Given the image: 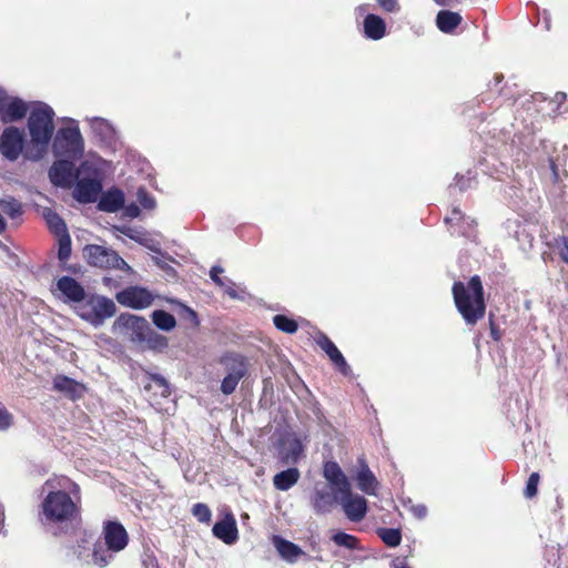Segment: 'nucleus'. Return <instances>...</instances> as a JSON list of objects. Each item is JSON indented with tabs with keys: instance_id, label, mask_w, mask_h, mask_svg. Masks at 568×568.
I'll use <instances>...</instances> for the list:
<instances>
[{
	"instance_id": "1",
	"label": "nucleus",
	"mask_w": 568,
	"mask_h": 568,
	"mask_svg": "<svg viewBox=\"0 0 568 568\" xmlns=\"http://www.w3.org/2000/svg\"><path fill=\"white\" fill-rule=\"evenodd\" d=\"M50 491L41 503V511L50 524L72 523L80 518V486L64 475L45 480Z\"/></svg>"
},
{
	"instance_id": "2",
	"label": "nucleus",
	"mask_w": 568,
	"mask_h": 568,
	"mask_svg": "<svg viewBox=\"0 0 568 568\" xmlns=\"http://www.w3.org/2000/svg\"><path fill=\"white\" fill-rule=\"evenodd\" d=\"M452 294L458 313L467 325H476L486 313L485 291L479 275H474L467 284L456 281Z\"/></svg>"
},
{
	"instance_id": "3",
	"label": "nucleus",
	"mask_w": 568,
	"mask_h": 568,
	"mask_svg": "<svg viewBox=\"0 0 568 568\" xmlns=\"http://www.w3.org/2000/svg\"><path fill=\"white\" fill-rule=\"evenodd\" d=\"M54 111L43 102L33 106L28 119L31 143L38 148V154L30 159L38 160L45 152L54 132ZM29 158L28 154H26Z\"/></svg>"
},
{
	"instance_id": "4",
	"label": "nucleus",
	"mask_w": 568,
	"mask_h": 568,
	"mask_svg": "<svg viewBox=\"0 0 568 568\" xmlns=\"http://www.w3.org/2000/svg\"><path fill=\"white\" fill-rule=\"evenodd\" d=\"M114 302L105 296L90 295L77 306V314L93 326H100L115 314Z\"/></svg>"
},
{
	"instance_id": "5",
	"label": "nucleus",
	"mask_w": 568,
	"mask_h": 568,
	"mask_svg": "<svg viewBox=\"0 0 568 568\" xmlns=\"http://www.w3.org/2000/svg\"><path fill=\"white\" fill-rule=\"evenodd\" d=\"M53 151L57 155L71 160H79L83 155L84 142L78 124L61 128L53 142Z\"/></svg>"
},
{
	"instance_id": "6",
	"label": "nucleus",
	"mask_w": 568,
	"mask_h": 568,
	"mask_svg": "<svg viewBox=\"0 0 568 568\" xmlns=\"http://www.w3.org/2000/svg\"><path fill=\"white\" fill-rule=\"evenodd\" d=\"M88 264L100 268H129L126 262L113 250L98 244H89L83 248Z\"/></svg>"
},
{
	"instance_id": "7",
	"label": "nucleus",
	"mask_w": 568,
	"mask_h": 568,
	"mask_svg": "<svg viewBox=\"0 0 568 568\" xmlns=\"http://www.w3.org/2000/svg\"><path fill=\"white\" fill-rule=\"evenodd\" d=\"M115 300L124 307L143 310L152 305L154 296L148 288L132 285L118 292Z\"/></svg>"
},
{
	"instance_id": "8",
	"label": "nucleus",
	"mask_w": 568,
	"mask_h": 568,
	"mask_svg": "<svg viewBox=\"0 0 568 568\" xmlns=\"http://www.w3.org/2000/svg\"><path fill=\"white\" fill-rule=\"evenodd\" d=\"M28 104L17 97H8L0 89V121L4 124L22 120L28 113Z\"/></svg>"
},
{
	"instance_id": "9",
	"label": "nucleus",
	"mask_w": 568,
	"mask_h": 568,
	"mask_svg": "<svg viewBox=\"0 0 568 568\" xmlns=\"http://www.w3.org/2000/svg\"><path fill=\"white\" fill-rule=\"evenodd\" d=\"M23 145L24 135L20 129L13 125L4 128L0 135V151L6 159L10 161L18 160Z\"/></svg>"
},
{
	"instance_id": "10",
	"label": "nucleus",
	"mask_w": 568,
	"mask_h": 568,
	"mask_svg": "<svg viewBox=\"0 0 568 568\" xmlns=\"http://www.w3.org/2000/svg\"><path fill=\"white\" fill-rule=\"evenodd\" d=\"M104 542L108 550L119 552L123 550L129 542V535L119 521H105L103 526Z\"/></svg>"
},
{
	"instance_id": "11",
	"label": "nucleus",
	"mask_w": 568,
	"mask_h": 568,
	"mask_svg": "<svg viewBox=\"0 0 568 568\" xmlns=\"http://www.w3.org/2000/svg\"><path fill=\"white\" fill-rule=\"evenodd\" d=\"M341 503L346 517L354 523H358L366 516L367 500L359 495H354L348 487V493H339Z\"/></svg>"
},
{
	"instance_id": "12",
	"label": "nucleus",
	"mask_w": 568,
	"mask_h": 568,
	"mask_svg": "<svg viewBox=\"0 0 568 568\" xmlns=\"http://www.w3.org/2000/svg\"><path fill=\"white\" fill-rule=\"evenodd\" d=\"M143 388L150 393L152 404H161V398H168L171 395L170 383L160 374L146 373Z\"/></svg>"
},
{
	"instance_id": "13",
	"label": "nucleus",
	"mask_w": 568,
	"mask_h": 568,
	"mask_svg": "<svg viewBox=\"0 0 568 568\" xmlns=\"http://www.w3.org/2000/svg\"><path fill=\"white\" fill-rule=\"evenodd\" d=\"M102 192V183L98 179H80L73 190V196L80 203H94Z\"/></svg>"
},
{
	"instance_id": "14",
	"label": "nucleus",
	"mask_w": 568,
	"mask_h": 568,
	"mask_svg": "<svg viewBox=\"0 0 568 568\" xmlns=\"http://www.w3.org/2000/svg\"><path fill=\"white\" fill-rule=\"evenodd\" d=\"M316 343L321 347V349L326 353L332 363L343 375H349L351 367L346 363V359L344 358L343 354L339 352V349L327 335L320 334L316 339Z\"/></svg>"
},
{
	"instance_id": "15",
	"label": "nucleus",
	"mask_w": 568,
	"mask_h": 568,
	"mask_svg": "<svg viewBox=\"0 0 568 568\" xmlns=\"http://www.w3.org/2000/svg\"><path fill=\"white\" fill-rule=\"evenodd\" d=\"M323 475L336 493H348L351 484L336 462H325L323 466Z\"/></svg>"
},
{
	"instance_id": "16",
	"label": "nucleus",
	"mask_w": 568,
	"mask_h": 568,
	"mask_svg": "<svg viewBox=\"0 0 568 568\" xmlns=\"http://www.w3.org/2000/svg\"><path fill=\"white\" fill-rule=\"evenodd\" d=\"M116 323L120 326L131 329L133 333V339L138 342H143L151 329L149 322L144 317L132 314H121L118 317Z\"/></svg>"
},
{
	"instance_id": "17",
	"label": "nucleus",
	"mask_w": 568,
	"mask_h": 568,
	"mask_svg": "<svg viewBox=\"0 0 568 568\" xmlns=\"http://www.w3.org/2000/svg\"><path fill=\"white\" fill-rule=\"evenodd\" d=\"M72 161L73 160L65 158L52 164L49 176L53 184L67 185L72 181L74 178V165Z\"/></svg>"
},
{
	"instance_id": "18",
	"label": "nucleus",
	"mask_w": 568,
	"mask_h": 568,
	"mask_svg": "<svg viewBox=\"0 0 568 568\" xmlns=\"http://www.w3.org/2000/svg\"><path fill=\"white\" fill-rule=\"evenodd\" d=\"M53 389L75 400L84 395L87 387L71 377L57 375L53 378Z\"/></svg>"
},
{
	"instance_id": "19",
	"label": "nucleus",
	"mask_w": 568,
	"mask_h": 568,
	"mask_svg": "<svg viewBox=\"0 0 568 568\" xmlns=\"http://www.w3.org/2000/svg\"><path fill=\"white\" fill-rule=\"evenodd\" d=\"M212 532L225 544H234L239 538V530L233 515L229 514L224 519L216 521L212 528Z\"/></svg>"
},
{
	"instance_id": "20",
	"label": "nucleus",
	"mask_w": 568,
	"mask_h": 568,
	"mask_svg": "<svg viewBox=\"0 0 568 568\" xmlns=\"http://www.w3.org/2000/svg\"><path fill=\"white\" fill-rule=\"evenodd\" d=\"M358 464H359V470L357 471V475H356V481H357L358 488L367 495L376 496L377 488H378V481H377L375 475L372 473V470L369 469V467L364 458H359Z\"/></svg>"
},
{
	"instance_id": "21",
	"label": "nucleus",
	"mask_w": 568,
	"mask_h": 568,
	"mask_svg": "<svg viewBox=\"0 0 568 568\" xmlns=\"http://www.w3.org/2000/svg\"><path fill=\"white\" fill-rule=\"evenodd\" d=\"M58 290L67 297L68 301L81 304L85 298L83 286L71 276H62L57 282Z\"/></svg>"
},
{
	"instance_id": "22",
	"label": "nucleus",
	"mask_w": 568,
	"mask_h": 568,
	"mask_svg": "<svg viewBox=\"0 0 568 568\" xmlns=\"http://www.w3.org/2000/svg\"><path fill=\"white\" fill-rule=\"evenodd\" d=\"M221 363L225 365L230 375L242 379L248 372L247 358L237 353H227L221 358Z\"/></svg>"
},
{
	"instance_id": "23",
	"label": "nucleus",
	"mask_w": 568,
	"mask_h": 568,
	"mask_svg": "<svg viewBox=\"0 0 568 568\" xmlns=\"http://www.w3.org/2000/svg\"><path fill=\"white\" fill-rule=\"evenodd\" d=\"M124 205V193L120 189L104 192L98 203V209L108 213H115Z\"/></svg>"
},
{
	"instance_id": "24",
	"label": "nucleus",
	"mask_w": 568,
	"mask_h": 568,
	"mask_svg": "<svg viewBox=\"0 0 568 568\" xmlns=\"http://www.w3.org/2000/svg\"><path fill=\"white\" fill-rule=\"evenodd\" d=\"M337 501V497L334 496L326 487L316 488L312 496V507L316 514L329 513Z\"/></svg>"
},
{
	"instance_id": "25",
	"label": "nucleus",
	"mask_w": 568,
	"mask_h": 568,
	"mask_svg": "<svg viewBox=\"0 0 568 568\" xmlns=\"http://www.w3.org/2000/svg\"><path fill=\"white\" fill-rule=\"evenodd\" d=\"M364 34L371 40H381L386 34V23L377 14L368 13L363 21Z\"/></svg>"
},
{
	"instance_id": "26",
	"label": "nucleus",
	"mask_w": 568,
	"mask_h": 568,
	"mask_svg": "<svg viewBox=\"0 0 568 568\" xmlns=\"http://www.w3.org/2000/svg\"><path fill=\"white\" fill-rule=\"evenodd\" d=\"M463 18L458 12L440 10L436 16V26L444 33H452L462 23Z\"/></svg>"
},
{
	"instance_id": "27",
	"label": "nucleus",
	"mask_w": 568,
	"mask_h": 568,
	"mask_svg": "<svg viewBox=\"0 0 568 568\" xmlns=\"http://www.w3.org/2000/svg\"><path fill=\"white\" fill-rule=\"evenodd\" d=\"M273 542L281 557L287 561H294L297 557L304 555V551L297 545L280 536H274Z\"/></svg>"
},
{
	"instance_id": "28",
	"label": "nucleus",
	"mask_w": 568,
	"mask_h": 568,
	"mask_svg": "<svg viewBox=\"0 0 568 568\" xmlns=\"http://www.w3.org/2000/svg\"><path fill=\"white\" fill-rule=\"evenodd\" d=\"M300 470L295 467L277 473L273 477V484L276 489L285 491L292 488L300 479Z\"/></svg>"
},
{
	"instance_id": "29",
	"label": "nucleus",
	"mask_w": 568,
	"mask_h": 568,
	"mask_svg": "<svg viewBox=\"0 0 568 568\" xmlns=\"http://www.w3.org/2000/svg\"><path fill=\"white\" fill-rule=\"evenodd\" d=\"M44 220L51 233L55 236L68 233L67 224L63 219L53 210L45 209L43 212Z\"/></svg>"
},
{
	"instance_id": "30",
	"label": "nucleus",
	"mask_w": 568,
	"mask_h": 568,
	"mask_svg": "<svg viewBox=\"0 0 568 568\" xmlns=\"http://www.w3.org/2000/svg\"><path fill=\"white\" fill-rule=\"evenodd\" d=\"M154 325L162 331H171L176 326L175 317L163 310H156L151 315Z\"/></svg>"
},
{
	"instance_id": "31",
	"label": "nucleus",
	"mask_w": 568,
	"mask_h": 568,
	"mask_svg": "<svg viewBox=\"0 0 568 568\" xmlns=\"http://www.w3.org/2000/svg\"><path fill=\"white\" fill-rule=\"evenodd\" d=\"M377 536L388 547H397L402 541V531L399 528H378Z\"/></svg>"
},
{
	"instance_id": "32",
	"label": "nucleus",
	"mask_w": 568,
	"mask_h": 568,
	"mask_svg": "<svg viewBox=\"0 0 568 568\" xmlns=\"http://www.w3.org/2000/svg\"><path fill=\"white\" fill-rule=\"evenodd\" d=\"M515 237L525 250L532 247V235L530 234V224L528 221L517 223Z\"/></svg>"
},
{
	"instance_id": "33",
	"label": "nucleus",
	"mask_w": 568,
	"mask_h": 568,
	"mask_svg": "<svg viewBox=\"0 0 568 568\" xmlns=\"http://www.w3.org/2000/svg\"><path fill=\"white\" fill-rule=\"evenodd\" d=\"M274 326L284 333L294 334L298 329V324L294 318H291L283 314H277L273 317Z\"/></svg>"
},
{
	"instance_id": "34",
	"label": "nucleus",
	"mask_w": 568,
	"mask_h": 568,
	"mask_svg": "<svg viewBox=\"0 0 568 568\" xmlns=\"http://www.w3.org/2000/svg\"><path fill=\"white\" fill-rule=\"evenodd\" d=\"M332 540L339 547H345L347 549H357L359 546V539L344 531H338L332 536Z\"/></svg>"
},
{
	"instance_id": "35",
	"label": "nucleus",
	"mask_w": 568,
	"mask_h": 568,
	"mask_svg": "<svg viewBox=\"0 0 568 568\" xmlns=\"http://www.w3.org/2000/svg\"><path fill=\"white\" fill-rule=\"evenodd\" d=\"M146 345L154 351H163L169 346V341L165 336L159 334L152 328L149 331L146 337L143 341Z\"/></svg>"
},
{
	"instance_id": "36",
	"label": "nucleus",
	"mask_w": 568,
	"mask_h": 568,
	"mask_svg": "<svg viewBox=\"0 0 568 568\" xmlns=\"http://www.w3.org/2000/svg\"><path fill=\"white\" fill-rule=\"evenodd\" d=\"M109 551L110 550H108V548L105 549L102 544H94L92 554L93 562L101 568L105 567L111 559V555L109 554Z\"/></svg>"
},
{
	"instance_id": "37",
	"label": "nucleus",
	"mask_w": 568,
	"mask_h": 568,
	"mask_svg": "<svg viewBox=\"0 0 568 568\" xmlns=\"http://www.w3.org/2000/svg\"><path fill=\"white\" fill-rule=\"evenodd\" d=\"M58 258L61 262H67L71 255V237L69 233L58 236Z\"/></svg>"
},
{
	"instance_id": "38",
	"label": "nucleus",
	"mask_w": 568,
	"mask_h": 568,
	"mask_svg": "<svg viewBox=\"0 0 568 568\" xmlns=\"http://www.w3.org/2000/svg\"><path fill=\"white\" fill-rule=\"evenodd\" d=\"M0 206H1L2 211L11 219H16V217L22 215V213H23L22 204L13 197H11L8 201H2Z\"/></svg>"
},
{
	"instance_id": "39",
	"label": "nucleus",
	"mask_w": 568,
	"mask_h": 568,
	"mask_svg": "<svg viewBox=\"0 0 568 568\" xmlns=\"http://www.w3.org/2000/svg\"><path fill=\"white\" fill-rule=\"evenodd\" d=\"M192 515L194 517H196V519L199 521L205 523V524L210 523L211 516H212L209 506L205 504H202V503H197V504L193 505Z\"/></svg>"
},
{
	"instance_id": "40",
	"label": "nucleus",
	"mask_w": 568,
	"mask_h": 568,
	"mask_svg": "<svg viewBox=\"0 0 568 568\" xmlns=\"http://www.w3.org/2000/svg\"><path fill=\"white\" fill-rule=\"evenodd\" d=\"M241 379L227 374L221 383V392L224 395H231L235 392L236 386Z\"/></svg>"
},
{
	"instance_id": "41",
	"label": "nucleus",
	"mask_w": 568,
	"mask_h": 568,
	"mask_svg": "<svg viewBox=\"0 0 568 568\" xmlns=\"http://www.w3.org/2000/svg\"><path fill=\"white\" fill-rule=\"evenodd\" d=\"M466 220L465 214L458 207H454L448 216L445 217V223L450 227L459 225Z\"/></svg>"
},
{
	"instance_id": "42",
	"label": "nucleus",
	"mask_w": 568,
	"mask_h": 568,
	"mask_svg": "<svg viewBox=\"0 0 568 568\" xmlns=\"http://www.w3.org/2000/svg\"><path fill=\"white\" fill-rule=\"evenodd\" d=\"M138 200L139 203L146 210H152L155 207V200L145 190H139Z\"/></svg>"
},
{
	"instance_id": "43",
	"label": "nucleus",
	"mask_w": 568,
	"mask_h": 568,
	"mask_svg": "<svg viewBox=\"0 0 568 568\" xmlns=\"http://www.w3.org/2000/svg\"><path fill=\"white\" fill-rule=\"evenodd\" d=\"M376 2L385 12L394 13L400 10L398 0H376Z\"/></svg>"
},
{
	"instance_id": "44",
	"label": "nucleus",
	"mask_w": 568,
	"mask_h": 568,
	"mask_svg": "<svg viewBox=\"0 0 568 568\" xmlns=\"http://www.w3.org/2000/svg\"><path fill=\"white\" fill-rule=\"evenodd\" d=\"M12 424V415L0 403V430L9 428Z\"/></svg>"
},
{
	"instance_id": "45",
	"label": "nucleus",
	"mask_w": 568,
	"mask_h": 568,
	"mask_svg": "<svg viewBox=\"0 0 568 568\" xmlns=\"http://www.w3.org/2000/svg\"><path fill=\"white\" fill-rule=\"evenodd\" d=\"M548 162V168H549V171H550V181L551 183L556 184L558 183L561 179H560V174H559V168H558V164L556 163V160L552 159V158H548L547 160Z\"/></svg>"
},
{
	"instance_id": "46",
	"label": "nucleus",
	"mask_w": 568,
	"mask_h": 568,
	"mask_svg": "<svg viewBox=\"0 0 568 568\" xmlns=\"http://www.w3.org/2000/svg\"><path fill=\"white\" fill-rule=\"evenodd\" d=\"M558 254L568 264V236H561L558 241Z\"/></svg>"
},
{
	"instance_id": "47",
	"label": "nucleus",
	"mask_w": 568,
	"mask_h": 568,
	"mask_svg": "<svg viewBox=\"0 0 568 568\" xmlns=\"http://www.w3.org/2000/svg\"><path fill=\"white\" fill-rule=\"evenodd\" d=\"M223 271L224 270L219 265L213 266L210 271L211 280L220 287H223L225 285L224 281L220 276V274H222Z\"/></svg>"
},
{
	"instance_id": "48",
	"label": "nucleus",
	"mask_w": 568,
	"mask_h": 568,
	"mask_svg": "<svg viewBox=\"0 0 568 568\" xmlns=\"http://www.w3.org/2000/svg\"><path fill=\"white\" fill-rule=\"evenodd\" d=\"M409 511L417 519H424L427 516V507L422 504L413 505L409 508Z\"/></svg>"
},
{
	"instance_id": "49",
	"label": "nucleus",
	"mask_w": 568,
	"mask_h": 568,
	"mask_svg": "<svg viewBox=\"0 0 568 568\" xmlns=\"http://www.w3.org/2000/svg\"><path fill=\"white\" fill-rule=\"evenodd\" d=\"M524 494L527 498L532 497V474H530L526 480V487Z\"/></svg>"
},
{
	"instance_id": "50",
	"label": "nucleus",
	"mask_w": 568,
	"mask_h": 568,
	"mask_svg": "<svg viewBox=\"0 0 568 568\" xmlns=\"http://www.w3.org/2000/svg\"><path fill=\"white\" fill-rule=\"evenodd\" d=\"M490 331H491V332H490V333H491V337H493L495 341H499V338H500L499 332H498V329H496V328L494 327V324H493V323H491Z\"/></svg>"
},
{
	"instance_id": "51",
	"label": "nucleus",
	"mask_w": 568,
	"mask_h": 568,
	"mask_svg": "<svg viewBox=\"0 0 568 568\" xmlns=\"http://www.w3.org/2000/svg\"><path fill=\"white\" fill-rule=\"evenodd\" d=\"M438 6H442V7H447V6H450V3L454 1V0H434Z\"/></svg>"
},
{
	"instance_id": "52",
	"label": "nucleus",
	"mask_w": 568,
	"mask_h": 568,
	"mask_svg": "<svg viewBox=\"0 0 568 568\" xmlns=\"http://www.w3.org/2000/svg\"><path fill=\"white\" fill-rule=\"evenodd\" d=\"M7 229V223L3 219V216L0 214V234L3 233Z\"/></svg>"
},
{
	"instance_id": "53",
	"label": "nucleus",
	"mask_w": 568,
	"mask_h": 568,
	"mask_svg": "<svg viewBox=\"0 0 568 568\" xmlns=\"http://www.w3.org/2000/svg\"><path fill=\"white\" fill-rule=\"evenodd\" d=\"M226 293H227L231 297H236V296H237L236 292H235L233 288H229V290L226 291Z\"/></svg>"
},
{
	"instance_id": "54",
	"label": "nucleus",
	"mask_w": 568,
	"mask_h": 568,
	"mask_svg": "<svg viewBox=\"0 0 568 568\" xmlns=\"http://www.w3.org/2000/svg\"><path fill=\"white\" fill-rule=\"evenodd\" d=\"M539 476L537 473H535V494L537 493V484H538Z\"/></svg>"
},
{
	"instance_id": "55",
	"label": "nucleus",
	"mask_w": 568,
	"mask_h": 568,
	"mask_svg": "<svg viewBox=\"0 0 568 568\" xmlns=\"http://www.w3.org/2000/svg\"><path fill=\"white\" fill-rule=\"evenodd\" d=\"M139 212V209L138 207H134V213L132 215H136Z\"/></svg>"
},
{
	"instance_id": "56",
	"label": "nucleus",
	"mask_w": 568,
	"mask_h": 568,
	"mask_svg": "<svg viewBox=\"0 0 568 568\" xmlns=\"http://www.w3.org/2000/svg\"><path fill=\"white\" fill-rule=\"evenodd\" d=\"M109 280H110V278L104 277V278H103V282H104V283H106Z\"/></svg>"
}]
</instances>
